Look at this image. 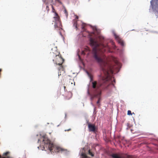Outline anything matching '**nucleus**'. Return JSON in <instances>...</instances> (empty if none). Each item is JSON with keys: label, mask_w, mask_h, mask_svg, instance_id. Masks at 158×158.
<instances>
[{"label": "nucleus", "mask_w": 158, "mask_h": 158, "mask_svg": "<svg viewBox=\"0 0 158 158\" xmlns=\"http://www.w3.org/2000/svg\"><path fill=\"white\" fill-rule=\"evenodd\" d=\"M81 156L82 158H88V156L85 153H82Z\"/></svg>", "instance_id": "nucleus-13"}, {"label": "nucleus", "mask_w": 158, "mask_h": 158, "mask_svg": "<svg viewBox=\"0 0 158 158\" xmlns=\"http://www.w3.org/2000/svg\"><path fill=\"white\" fill-rule=\"evenodd\" d=\"M60 75H61V74H60L59 73L58 76H59Z\"/></svg>", "instance_id": "nucleus-25"}, {"label": "nucleus", "mask_w": 158, "mask_h": 158, "mask_svg": "<svg viewBox=\"0 0 158 158\" xmlns=\"http://www.w3.org/2000/svg\"><path fill=\"white\" fill-rule=\"evenodd\" d=\"M9 153V152H6L4 153L3 155L5 156H7V155Z\"/></svg>", "instance_id": "nucleus-16"}, {"label": "nucleus", "mask_w": 158, "mask_h": 158, "mask_svg": "<svg viewBox=\"0 0 158 158\" xmlns=\"http://www.w3.org/2000/svg\"><path fill=\"white\" fill-rule=\"evenodd\" d=\"M114 36L116 39L117 40L118 43L120 44V45L122 46H124V42L123 41L120 39L119 37L118 36L116 35V34H114Z\"/></svg>", "instance_id": "nucleus-7"}, {"label": "nucleus", "mask_w": 158, "mask_h": 158, "mask_svg": "<svg viewBox=\"0 0 158 158\" xmlns=\"http://www.w3.org/2000/svg\"><path fill=\"white\" fill-rule=\"evenodd\" d=\"M50 57L55 64L60 66L59 70H63V67L62 64L64 61V59L62 57L60 53L57 51L55 52H51Z\"/></svg>", "instance_id": "nucleus-3"}, {"label": "nucleus", "mask_w": 158, "mask_h": 158, "mask_svg": "<svg viewBox=\"0 0 158 158\" xmlns=\"http://www.w3.org/2000/svg\"><path fill=\"white\" fill-rule=\"evenodd\" d=\"M89 154H90L91 156H94V155L93 154V153L89 150Z\"/></svg>", "instance_id": "nucleus-17"}, {"label": "nucleus", "mask_w": 158, "mask_h": 158, "mask_svg": "<svg viewBox=\"0 0 158 158\" xmlns=\"http://www.w3.org/2000/svg\"><path fill=\"white\" fill-rule=\"evenodd\" d=\"M51 6H52V12L53 13H54V12H56V11H55V10L54 9V7L53 6V5H51Z\"/></svg>", "instance_id": "nucleus-14"}, {"label": "nucleus", "mask_w": 158, "mask_h": 158, "mask_svg": "<svg viewBox=\"0 0 158 158\" xmlns=\"http://www.w3.org/2000/svg\"><path fill=\"white\" fill-rule=\"evenodd\" d=\"M87 124L89 131L90 132H94L96 131V128L94 124H91L90 123L88 122Z\"/></svg>", "instance_id": "nucleus-6"}, {"label": "nucleus", "mask_w": 158, "mask_h": 158, "mask_svg": "<svg viewBox=\"0 0 158 158\" xmlns=\"http://www.w3.org/2000/svg\"><path fill=\"white\" fill-rule=\"evenodd\" d=\"M40 139H38V143L39 142H40Z\"/></svg>", "instance_id": "nucleus-24"}, {"label": "nucleus", "mask_w": 158, "mask_h": 158, "mask_svg": "<svg viewBox=\"0 0 158 158\" xmlns=\"http://www.w3.org/2000/svg\"><path fill=\"white\" fill-rule=\"evenodd\" d=\"M54 13L55 16L53 17V22L55 23L54 26L55 29L57 31H60L62 30V25L60 17L56 12Z\"/></svg>", "instance_id": "nucleus-4"}, {"label": "nucleus", "mask_w": 158, "mask_h": 158, "mask_svg": "<svg viewBox=\"0 0 158 158\" xmlns=\"http://www.w3.org/2000/svg\"><path fill=\"white\" fill-rule=\"evenodd\" d=\"M132 114L131 113V111L130 110H128L127 111V115H132Z\"/></svg>", "instance_id": "nucleus-15"}, {"label": "nucleus", "mask_w": 158, "mask_h": 158, "mask_svg": "<svg viewBox=\"0 0 158 158\" xmlns=\"http://www.w3.org/2000/svg\"><path fill=\"white\" fill-rule=\"evenodd\" d=\"M46 10H47L48 11H49V8L48 6H47L46 7Z\"/></svg>", "instance_id": "nucleus-18"}, {"label": "nucleus", "mask_w": 158, "mask_h": 158, "mask_svg": "<svg viewBox=\"0 0 158 158\" xmlns=\"http://www.w3.org/2000/svg\"><path fill=\"white\" fill-rule=\"evenodd\" d=\"M87 93L89 95H90V93L89 92V89H88L87 91Z\"/></svg>", "instance_id": "nucleus-21"}, {"label": "nucleus", "mask_w": 158, "mask_h": 158, "mask_svg": "<svg viewBox=\"0 0 158 158\" xmlns=\"http://www.w3.org/2000/svg\"><path fill=\"white\" fill-rule=\"evenodd\" d=\"M88 34L90 37V45L93 47L92 51L93 57L99 65L102 72L98 81H93V76L88 73L91 82L92 87L94 92V94L98 96L101 94L102 90L108 89L110 84V82H112L113 81L115 82L114 77L110 75V74L113 73V71L107 57L103 54H100L99 53V50L100 52H102L105 51L106 49L109 52L111 51L108 45H105L103 44L104 39L103 36L99 35L93 38L92 36L94 35V32L88 31Z\"/></svg>", "instance_id": "nucleus-1"}, {"label": "nucleus", "mask_w": 158, "mask_h": 158, "mask_svg": "<svg viewBox=\"0 0 158 158\" xmlns=\"http://www.w3.org/2000/svg\"><path fill=\"white\" fill-rule=\"evenodd\" d=\"M1 155H0V158H1Z\"/></svg>", "instance_id": "nucleus-26"}, {"label": "nucleus", "mask_w": 158, "mask_h": 158, "mask_svg": "<svg viewBox=\"0 0 158 158\" xmlns=\"http://www.w3.org/2000/svg\"><path fill=\"white\" fill-rule=\"evenodd\" d=\"M77 21H75L74 22V25L76 27H77Z\"/></svg>", "instance_id": "nucleus-19"}, {"label": "nucleus", "mask_w": 158, "mask_h": 158, "mask_svg": "<svg viewBox=\"0 0 158 158\" xmlns=\"http://www.w3.org/2000/svg\"><path fill=\"white\" fill-rule=\"evenodd\" d=\"M71 130V128H69L68 129H66V130H65V131H70Z\"/></svg>", "instance_id": "nucleus-20"}, {"label": "nucleus", "mask_w": 158, "mask_h": 158, "mask_svg": "<svg viewBox=\"0 0 158 158\" xmlns=\"http://www.w3.org/2000/svg\"><path fill=\"white\" fill-rule=\"evenodd\" d=\"M72 96V94L70 92H66L65 94V96L66 99L69 100L70 99Z\"/></svg>", "instance_id": "nucleus-9"}, {"label": "nucleus", "mask_w": 158, "mask_h": 158, "mask_svg": "<svg viewBox=\"0 0 158 158\" xmlns=\"http://www.w3.org/2000/svg\"><path fill=\"white\" fill-rule=\"evenodd\" d=\"M93 97H92V98H91V99H93Z\"/></svg>", "instance_id": "nucleus-27"}, {"label": "nucleus", "mask_w": 158, "mask_h": 158, "mask_svg": "<svg viewBox=\"0 0 158 158\" xmlns=\"http://www.w3.org/2000/svg\"><path fill=\"white\" fill-rule=\"evenodd\" d=\"M90 52V50L89 48L88 47H86L84 50H82L81 53L82 55H84L85 54H87L88 55Z\"/></svg>", "instance_id": "nucleus-8"}, {"label": "nucleus", "mask_w": 158, "mask_h": 158, "mask_svg": "<svg viewBox=\"0 0 158 158\" xmlns=\"http://www.w3.org/2000/svg\"><path fill=\"white\" fill-rule=\"evenodd\" d=\"M112 157L113 158H121V157L116 154H113L111 155Z\"/></svg>", "instance_id": "nucleus-12"}, {"label": "nucleus", "mask_w": 158, "mask_h": 158, "mask_svg": "<svg viewBox=\"0 0 158 158\" xmlns=\"http://www.w3.org/2000/svg\"><path fill=\"white\" fill-rule=\"evenodd\" d=\"M65 88H66V87L65 86H64V91H66V90H65Z\"/></svg>", "instance_id": "nucleus-22"}, {"label": "nucleus", "mask_w": 158, "mask_h": 158, "mask_svg": "<svg viewBox=\"0 0 158 158\" xmlns=\"http://www.w3.org/2000/svg\"><path fill=\"white\" fill-rule=\"evenodd\" d=\"M150 3L152 9L157 19L158 17V0H151Z\"/></svg>", "instance_id": "nucleus-5"}, {"label": "nucleus", "mask_w": 158, "mask_h": 158, "mask_svg": "<svg viewBox=\"0 0 158 158\" xmlns=\"http://www.w3.org/2000/svg\"><path fill=\"white\" fill-rule=\"evenodd\" d=\"M94 92L93 93V95H94V97H99L98 99V101L97 102V104H99V103H100V100H101V98H100L99 97H100V95H101V94H100V95L98 96H96V95H95V94H94Z\"/></svg>", "instance_id": "nucleus-11"}, {"label": "nucleus", "mask_w": 158, "mask_h": 158, "mask_svg": "<svg viewBox=\"0 0 158 158\" xmlns=\"http://www.w3.org/2000/svg\"><path fill=\"white\" fill-rule=\"evenodd\" d=\"M124 156L122 158H135L133 156L128 155L126 154H124Z\"/></svg>", "instance_id": "nucleus-10"}, {"label": "nucleus", "mask_w": 158, "mask_h": 158, "mask_svg": "<svg viewBox=\"0 0 158 158\" xmlns=\"http://www.w3.org/2000/svg\"><path fill=\"white\" fill-rule=\"evenodd\" d=\"M82 29H83V30H84V31L85 30V28H84V27H82Z\"/></svg>", "instance_id": "nucleus-23"}, {"label": "nucleus", "mask_w": 158, "mask_h": 158, "mask_svg": "<svg viewBox=\"0 0 158 158\" xmlns=\"http://www.w3.org/2000/svg\"><path fill=\"white\" fill-rule=\"evenodd\" d=\"M42 137L43 138L42 142L44 144V149L45 150H49L50 152H59L65 151L64 149L59 147L55 146L53 143H51L50 140L47 137L46 135H44Z\"/></svg>", "instance_id": "nucleus-2"}, {"label": "nucleus", "mask_w": 158, "mask_h": 158, "mask_svg": "<svg viewBox=\"0 0 158 158\" xmlns=\"http://www.w3.org/2000/svg\"><path fill=\"white\" fill-rule=\"evenodd\" d=\"M132 114H134V113L133 112L132 113Z\"/></svg>", "instance_id": "nucleus-28"}]
</instances>
